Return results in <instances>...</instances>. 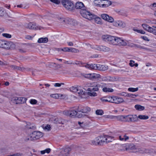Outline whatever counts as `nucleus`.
<instances>
[{"label":"nucleus","mask_w":156,"mask_h":156,"mask_svg":"<svg viewBox=\"0 0 156 156\" xmlns=\"http://www.w3.org/2000/svg\"><path fill=\"white\" fill-rule=\"evenodd\" d=\"M102 39L109 44L114 45L125 46L127 44V42L125 40H123L119 37L112 36L109 35H103Z\"/></svg>","instance_id":"1"},{"label":"nucleus","mask_w":156,"mask_h":156,"mask_svg":"<svg viewBox=\"0 0 156 156\" xmlns=\"http://www.w3.org/2000/svg\"><path fill=\"white\" fill-rule=\"evenodd\" d=\"M104 84L103 83L97 82L87 83L86 85L88 87H90L87 89V95L91 97H95L97 95L96 91L99 90V88L103 87H104Z\"/></svg>","instance_id":"2"},{"label":"nucleus","mask_w":156,"mask_h":156,"mask_svg":"<svg viewBox=\"0 0 156 156\" xmlns=\"http://www.w3.org/2000/svg\"><path fill=\"white\" fill-rule=\"evenodd\" d=\"M15 44L11 41L0 39V48L5 50H12L15 48Z\"/></svg>","instance_id":"3"},{"label":"nucleus","mask_w":156,"mask_h":156,"mask_svg":"<svg viewBox=\"0 0 156 156\" xmlns=\"http://www.w3.org/2000/svg\"><path fill=\"white\" fill-rule=\"evenodd\" d=\"M63 114L64 115L69 116L71 117H75L76 116L80 118L84 117L85 116L84 114H80V113L75 110H65L63 112Z\"/></svg>","instance_id":"4"},{"label":"nucleus","mask_w":156,"mask_h":156,"mask_svg":"<svg viewBox=\"0 0 156 156\" xmlns=\"http://www.w3.org/2000/svg\"><path fill=\"white\" fill-rule=\"evenodd\" d=\"M80 12L83 17L89 20H92L93 19V18L94 17V14L87 10L86 9L83 10H80Z\"/></svg>","instance_id":"5"},{"label":"nucleus","mask_w":156,"mask_h":156,"mask_svg":"<svg viewBox=\"0 0 156 156\" xmlns=\"http://www.w3.org/2000/svg\"><path fill=\"white\" fill-rule=\"evenodd\" d=\"M62 3L64 7L67 10L71 11L73 7V4L69 0H62Z\"/></svg>","instance_id":"6"},{"label":"nucleus","mask_w":156,"mask_h":156,"mask_svg":"<svg viewBox=\"0 0 156 156\" xmlns=\"http://www.w3.org/2000/svg\"><path fill=\"white\" fill-rule=\"evenodd\" d=\"M24 26L26 28L30 29L41 30V27L37 26L36 24L34 23H26L24 24Z\"/></svg>","instance_id":"7"},{"label":"nucleus","mask_w":156,"mask_h":156,"mask_svg":"<svg viewBox=\"0 0 156 156\" xmlns=\"http://www.w3.org/2000/svg\"><path fill=\"white\" fill-rule=\"evenodd\" d=\"M110 102L119 104L124 101L123 99L121 98L115 96H110Z\"/></svg>","instance_id":"8"},{"label":"nucleus","mask_w":156,"mask_h":156,"mask_svg":"<svg viewBox=\"0 0 156 156\" xmlns=\"http://www.w3.org/2000/svg\"><path fill=\"white\" fill-rule=\"evenodd\" d=\"M71 149L68 147H66L63 148L59 154V156H68Z\"/></svg>","instance_id":"9"},{"label":"nucleus","mask_w":156,"mask_h":156,"mask_svg":"<svg viewBox=\"0 0 156 156\" xmlns=\"http://www.w3.org/2000/svg\"><path fill=\"white\" fill-rule=\"evenodd\" d=\"M90 108L87 107H79L78 109V112H80V114H84L85 116V113L90 112Z\"/></svg>","instance_id":"10"},{"label":"nucleus","mask_w":156,"mask_h":156,"mask_svg":"<svg viewBox=\"0 0 156 156\" xmlns=\"http://www.w3.org/2000/svg\"><path fill=\"white\" fill-rule=\"evenodd\" d=\"M31 134L34 140L39 139L43 136V133L38 131H34Z\"/></svg>","instance_id":"11"},{"label":"nucleus","mask_w":156,"mask_h":156,"mask_svg":"<svg viewBox=\"0 0 156 156\" xmlns=\"http://www.w3.org/2000/svg\"><path fill=\"white\" fill-rule=\"evenodd\" d=\"M94 48L98 50L103 51H110V49L109 48L105 46H96Z\"/></svg>","instance_id":"12"},{"label":"nucleus","mask_w":156,"mask_h":156,"mask_svg":"<svg viewBox=\"0 0 156 156\" xmlns=\"http://www.w3.org/2000/svg\"><path fill=\"white\" fill-rule=\"evenodd\" d=\"M127 122H134L136 121V115H127Z\"/></svg>","instance_id":"13"},{"label":"nucleus","mask_w":156,"mask_h":156,"mask_svg":"<svg viewBox=\"0 0 156 156\" xmlns=\"http://www.w3.org/2000/svg\"><path fill=\"white\" fill-rule=\"evenodd\" d=\"M126 150L130 152H134L136 150V146L133 144H128L126 145Z\"/></svg>","instance_id":"14"},{"label":"nucleus","mask_w":156,"mask_h":156,"mask_svg":"<svg viewBox=\"0 0 156 156\" xmlns=\"http://www.w3.org/2000/svg\"><path fill=\"white\" fill-rule=\"evenodd\" d=\"M97 64H87L83 65V66L85 67L86 68L90 69H97Z\"/></svg>","instance_id":"15"},{"label":"nucleus","mask_w":156,"mask_h":156,"mask_svg":"<svg viewBox=\"0 0 156 156\" xmlns=\"http://www.w3.org/2000/svg\"><path fill=\"white\" fill-rule=\"evenodd\" d=\"M75 8L77 9H80L81 10H83L86 9L84 4L81 2H78L75 5Z\"/></svg>","instance_id":"16"},{"label":"nucleus","mask_w":156,"mask_h":156,"mask_svg":"<svg viewBox=\"0 0 156 156\" xmlns=\"http://www.w3.org/2000/svg\"><path fill=\"white\" fill-rule=\"evenodd\" d=\"M126 117L127 115H119V116H115V119L120 121L127 122Z\"/></svg>","instance_id":"17"},{"label":"nucleus","mask_w":156,"mask_h":156,"mask_svg":"<svg viewBox=\"0 0 156 156\" xmlns=\"http://www.w3.org/2000/svg\"><path fill=\"white\" fill-rule=\"evenodd\" d=\"M111 2L108 0H102V8H106L112 4Z\"/></svg>","instance_id":"18"},{"label":"nucleus","mask_w":156,"mask_h":156,"mask_svg":"<svg viewBox=\"0 0 156 156\" xmlns=\"http://www.w3.org/2000/svg\"><path fill=\"white\" fill-rule=\"evenodd\" d=\"M103 136H100L97 137L96 138V140L98 144V145H102L105 143L104 140H103Z\"/></svg>","instance_id":"19"},{"label":"nucleus","mask_w":156,"mask_h":156,"mask_svg":"<svg viewBox=\"0 0 156 156\" xmlns=\"http://www.w3.org/2000/svg\"><path fill=\"white\" fill-rule=\"evenodd\" d=\"M97 69L102 71H105L107 70L108 66L104 65H101L99 64H97Z\"/></svg>","instance_id":"20"},{"label":"nucleus","mask_w":156,"mask_h":156,"mask_svg":"<svg viewBox=\"0 0 156 156\" xmlns=\"http://www.w3.org/2000/svg\"><path fill=\"white\" fill-rule=\"evenodd\" d=\"M58 19L61 22H64L66 23L71 24V22L72 21L71 19H66L63 17H59L58 18Z\"/></svg>","instance_id":"21"},{"label":"nucleus","mask_w":156,"mask_h":156,"mask_svg":"<svg viewBox=\"0 0 156 156\" xmlns=\"http://www.w3.org/2000/svg\"><path fill=\"white\" fill-rule=\"evenodd\" d=\"M104 85V87H103L102 91L105 93H112L114 91V90L110 88H109L107 87H105V84L103 83Z\"/></svg>","instance_id":"22"},{"label":"nucleus","mask_w":156,"mask_h":156,"mask_svg":"<svg viewBox=\"0 0 156 156\" xmlns=\"http://www.w3.org/2000/svg\"><path fill=\"white\" fill-rule=\"evenodd\" d=\"M103 140L105 143H107L112 142L113 140V137L108 136H104Z\"/></svg>","instance_id":"23"},{"label":"nucleus","mask_w":156,"mask_h":156,"mask_svg":"<svg viewBox=\"0 0 156 156\" xmlns=\"http://www.w3.org/2000/svg\"><path fill=\"white\" fill-rule=\"evenodd\" d=\"M119 139L122 141H126L129 139V137L127 136L126 134L119 136Z\"/></svg>","instance_id":"24"},{"label":"nucleus","mask_w":156,"mask_h":156,"mask_svg":"<svg viewBox=\"0 0 156 156\" xmlns=\"http://www.w3.org/2000/svg\"><path fill=\"white\" fill-rule=\"evenodd\" d=\"M24 140L26 142L34 140L32 134H30L29 136L25 137L24 138Z\"/></svg>","instance_id":"25"},{"label":"nucleus","mask_w":156,"mask_h":156,"mask_svg":"<svg viewBox=\"0 0 156 156\" xmlns=\"http://www.w3.org/2000/svg\"><path fill=\"white\" fill-rule=\"evenodd\" d=\"M54 123H62V119L60 118H53L51 120Z\"/></svg>","instance_id":"26"},{"label":"nucleus","mask_w":156,"mask_h":156,"mask_svg":"<svg viewBox=\"0 0 156 156\" xmlns=\"http://www.w3.org/2000/svg\"><path fill=\"white\" fill-rule=\"evenodd\" d=\"M102 0H95L94 1V5L97 6L102 7Z\"/></svg>","instance_id":"27"},{"label":"nucleus","mask_w":156,"mask_h":156,"mask_svg":"<svg viewBox=\"0 0 156 156\" xmlns=\"http://www.w3.org/2000/svg\"><path fill=\"white\" fill-rule=\"evenodd\" d=\"M48 41V39L47 37H41L39 38L37 41L39 43H45Z\"/></svg>","instance_id":"28"},{"label":"nucleus","mask_w":156,"mask_h":156,"mask_svg":"<svg viewBox=\"0 0 156 156\" xmlns=\"http://www.w3.org/2000/svg\"><path fill=\"white\" fill-rule=\"evenodd\" d=\"M110 96H109L108 98L103 97L100 98V100L103 102H110Z\"/></svg>","instance_id":"29"},{"label":"nucleus","mask_w":156,"mask_h":156,"mask_svg":"<svg viewBox=\"0 0 156 156\" xmlns=\"http://www.w3.org/2000/svg\"><path fill=\"white\" fill-rule=\"evenodd\" d=\"M27 127L30 129H34L35 128V126L33 123H31L29 122H26Z\"/></svg>","instance_id":"30"},{"label":"nucleus","mask_w":156,"mask_h":156,"mask_svg":"<svg viewBox=\"0 0 156 156\" xmlns=\"http://www.w3.org/2000/svg\"><path fill=\"white\" fill-rule=\"evenodd\" d=\"M94 17L93 18V19H94L95 22L98 24H100L101 23V19L100 17H98L94 15Z\"/></svg>","instance_id":"31"},{"label":"nucleus","mask_w":156,"mask_h":156,"mask_svg":"<svg viewBox=\"0 0 156 156\" xmlns=\"http://www.w3.org/2000/svg\"><path fill=\"white\" fill-rule=\"evenodd\" d=\"M118 27H121L122 28L125 27L126 25L121 20H118Z\"/></svg>","instance_id":"32"},{"label":"nucleus","mask_w":156,"mask_h":156,"mask_svg":"<svg viewBox=\"0 0 156 156\" xmlns=\"http://www.w3.org/2000/svg\"><path fill=\"white\" fill-rule=\"evenodd\" d=\"M78 91L76 92L79 95L81 98H83V96L84 95V92L83 91L82 89L79 88L78 90Z\"/></svg>","instance_id":"33"},{"label":"nucleus","mask_w":156,"mask_h":156,"mask_svg":"<svg viewBox=\"0 0 156 156\" xmlns=\"http://www.w3.org/2000/svg\"><path fill=\"white\" fill-rule=\"evenodd\" d=\"M142 27L146 30L149 32L151 28L152 27H150L148 25L146 24H143L142 25Z\"/></svg>","instance_id":"34"},{"label":"nucleus","mask_w":156,"mask_h":156,"mask_svg":"<svg viewBox=\"0 0 156 156\" xmlns=\"http://www.w3.org/2000/svg\"><path fill=\"white\" fill-rule=\"evenodd\" d=\"M19 97H14L12 98L11 101L16 104H19L18 103L19 100Z\"/></svg>","instance_id":"35"},{"label":"nucleus","mask_w":156,"mask_h":156,"mask_svg":"<svg viewBox=\"0 0 156 156\" xmlns=\"http://www.w3.org/2000/svg\"><path fill=\"white\" fill-rule=\"evenodd\" d=\"M19 100L18 103L19 104H22L26 102L27 101V99L25 98L19 97Z\"/></svg>","instance_id":"36"},{"label":"nucleus","mask_w":156,"mask_h":156,"mask_svg":"<svg viewBox=\"0 0 156 156\" xmlns=\"http://www.w3.org/2000/svg\"><path fill=\"white\" fill-rule=\"evenodd\" d=\"M79 88V87H76L74 86L70 88V90L72 92L76 93L78 91V89Z\"/></svg>","instance_id":"37"},{"label":"nucleus","mask_w":156,"mask_h":156,"mask_svg":"<svg viewBox=\"0 0 156 156\" xmlns=\"http://www.w3.org/2000/svg\"><path fill=\"white\" fill-rule=\"evenodd\" d=\"M13 69H17V70H22V68L19 66L15 65H11L9 66Z\"/></svg>","instance_id":"38"},{"label":"nucleus","mask_w":156,"mask_h":156,"mask_svg":"<svg viewBox=\"0 0 156 156\" xmlns=\"http://www.w3.org/2000/svg\"><path fill=\"white\" fill-rule=\"evenodd\" d=\"M139 119L142 120H146L149 118V116L146 115H139L138 117Z\"/></svg>","instance_id":"39"},{"label":"nucleus","mask_w":156,"mask_h":156,"mask_svg":"<svg viewBox=\"0 0 156 156\" xmlns=\"http://www.w3.org/2000/svg\"><path fill=\"white\" fill-rule=\"evenodd\" d=\"M137 48H140V49H145L147 51H152V50L151 49L147 48L144 46H142L140 45H137Z\"/></svg>","instance_id":"40"},{"label":"nucleus","mask_w":156,"mask_h":156,"mask_svg":"<svg viewBox=\"0 0 156 156\" xmlns=\"http://www.w3.org/2000/svg\"><path fill=\"white\" fill-rule=\"evenodd\" d=\"M103 116L105 118H108L110 119H115V116L108 115H104Z\"/></svg>","instance_id":"41"},{"label":"nucleus","mask_w":156,"mask_h":156,"mask_svg":"<svg viewBox=\"0 0 156 156\" xmlns=\"http://www.w3.org/2000/svg\"><path fill=\"white\" fill-rule=\"evenodd\" d=\"M50 149L48 148L44 150L41 151V154H44L45 153H47L48 154L49 153V152H50Z\"/></svg>","instance_id":"42"},{"label":"nucleus","mask_w":156,"mask_h":156,"mask_svg":"<svg viewBox=\"0 0 156 156\" xmlns=\"http://www.w3.org/2000/svg\"><path fill=\"white\" fill-rule=\"evenodd\" d=\"M96 113L97 115H101L104 114V112L102 110L98 109L96 110Z\"/></svg>","instance_id":"43"},{"label":"nucleus","mask_w":156,"mask_h":156,"mask_svg":"<svg viewBox=\"0 0 156 156\" xmlns=\"http://www.w3.org/2000/svg\"><path fill=\"white\" fill-rule=\"evenodd\" d=\"M2 35L4 37L8 38H10L12 37L11 34L7 33H3L2 34Z\"/></svg>","instance_id":"44"},{"label":"nucleus","mask_w":156,"mask_h":156,"mask_svg":"<svg viewBox=\"0 0 156 156\" xmlns=\"http://www.w3.org/2000/svg\"><path fill=\"white\" fill-rule=\"evenodd\" d=\"M79 52V51L78 49L74 48H70V52L77 53Z\"/></svg>","instance_id":"45"},{"label":"nucleus","mask_w":156,"mask_h":156,"mask_svg":"<svg viewBox=\"0 0 156 156\" xmlns=\"http://www.w3.org/2000/svg\"><path fill=\"white\" fill-rule=\"evenodd\" d=\"M105 20L110 23H112L114 21V20L112 17L108 15V17H107V20Z\"/></svg>","instance_id":"46"},{"label":"nucleus","mask_w":156,"mask_h":156,"mask_svg":"<svg viewBox=\"0 0 156 156\" xmlns=\"http://www.w3.org/2000/svg\"><path fill=\"white\" fill-rule=\"evenodd\" d=\"M145 108L144 106L141 105H137V110L142 111Z\"/></svg>","instance_id":"47"},{"label":"nucleus","mask_w":156,"mask_h":156,"mask_svg":"<svg viewBox=\"0 0 156 156\" xmlns=\"http://www.w3.org/2000/svg\"><path fill=\"white\" fill-rule=\"evenodd\" d=\"M101 18L104 20H107V17H108V15L105 14H103L101 15Z\"/></svg>","instance_id":"48"},{"label":"nucleus","mask_w":156,"mask_h":156,"mask_svg":"<svg viewBox=\"0 0 156 156\" xmlns=\"http://www.w3.org/2000/svg\"><path fill=\"white\" fill-rule=\"evenodd\" d=\"M59 98L61 99H64L67 98V96L65 94H59Z\"/></svg>","instance_id":"49"},{"label":"nucleus","mask_w":156,"mask_h":156,"mask_svg":"<svg viewBox=\"0 0 156 156\" xmlns=\"http://www.w3.org/2000/svg\"><path fill=\"white\" fill-rule=\"evenodd\" d=\"M35 35V34H34V35H32V36L29 35H26L25 36V38L26 39H27L31 40L33 38V37H34V36Z\"/></svg>","instance_id":"50"},{"label":"nucleus","mask_w":156,"mask_h":156,"mask_svg":"<svg viewBox=\"0 0 156 156\" xmlns=\"http://www.w3.org/2000/svg\"><path fill=\"white\" fill-rule=\"evenodd\" d=\"M128 90L130 92H134L136 91V88L130 87L128 88Z\"/></svg>","instance_id":"51"},{"label":"nucleus","mask_w":156,"mask_h":156,"mask_svg":"<svg viewBox=\"0 0 156 156\" xmlns=\"http://www.w3.org/2000/svg\"><path fill=\"white\" fill-rule=\"evenodd\" d=\"M73 63H74V65H81L83 66V65H85V63H83L80 62L78 61H76L75 62H74Z\"/></svg>","instance_id":"52"},{"label":"nucleus","mask_w":156,"mask_h":156,"mask_svg":"<svg viewBox=\"0 0 156 156\" xmlns=\"http://www.w3.org/2000/svg\"><path fill=\"white\" fill-rule=\"evenodd\" d=\"M129 65L131 66H136V64L132 60L130 61Z\"/></svg>","instance_id":"53"},{"label":"nucleus","mask_w":156,"mask_h":156,"mask_svg":"<svg viewBox=\"0 0 156 156\" xmlns=\"http://www.w3.org/2000/svg\"><path fill=\"white\" fill-rule=\"evenodd\" d=\"M51 96L55 98H59V94H52L51 95Z\"/></svg>","instance_id":"54"},{"label":"nucleus","mask_w":156,"mask_h":156,"mask_svg":"<svg viewBox=\"0 0 156 156\" xmlns=\"http://www.w3.org/2000/svg\"><path fill=\"white\" fill-rule=\"evenodd\" d=\"M150 31H149L150 32L156 35V30L153 29V28H151L150 29Z\"/></svg>","instance_id":"55"},{"label":"nucleus","mask_w":156,"mask_h":156,"mask_svg":"<svg viewBox=\"0 0 156 156\" xmlns=\"http://www.w3.org/2000/svg\"><path fill=\"white\" fill-rule=\"evenodd\" d=\"M5 12L4 11L3 9V8L1 7V11H0V16H3L5 14Z\"/></svg>","instance_id":"56"},{"label":"nucleus","mask_w":156,"mask_h":156,"mask_svg":"<svg viewBox=\"0 0 156 156\" xmlns=\"http://www.w3.org/2000/svg\"><path fill=\"white\" fill-rule=\"evenodd\" d=\"M126 41L127 42V44L126 45H127L128 44L129 46H130L132 47H134L136 46V45L135 44H133L132 43H129L126 40Z\"/></svg>","instance_id":"57"},{"label":"nucleus","mask_w":156,"mask_h":156,"mask_svg":"<svg viewBox=\"0 0 156 156\" xmlns=\"http://www.w3.org/2000/svg\"><path fill=\"white\" fill-rule=\"evenodd\" d=\"M37 102V100L35 99H31L30 101V103L32 104H35Z\"/></svg>","instance_id":"58"},{"label":"nucleus","mask_w":156,"mask_h":156,"mask_svg":"<svg viewBox=\"0 0 156 156\" xmlns=\"http://www.w3.org/2000/svg\"><path fill=\"white\" fill-rule=\"evenodd\" d=\"M128 97H129L130 98H135L136 97V95L132 94H128Z\"/></svg>","instance_id":"59"},{"label":"nucleus","mask_w":156,"mask_h":156,"mask_svg":"<svg viewBox=\"0 0 156 156\" xmlns=\"http://www.w3.org/2000/svg\"><path fill=\"white\" fill-rule=\"evenodd\" d=\"M100 75L99 74H96V73H94V75L93 76L94 79V78L96 79V78H98L100 77Z\"/></svg>","instance_id":"60"},{"label":"nucleus","mask_w":156,"mask_h":156,"mask_svg":"<svg viewBox=\"0 0 156 156\" xmlns=\"http://www.w3.org/2000/svg\"><path fill=\"white\" fill-rule=\"evenodd\" d=\"M140 37L141 38L143 39L144 40L147 41H149V40L148 39V38L146 36H141Z\"/></svg>","instance_id":"61"},{"label":"nucleus","mask_w":156,"mask_h":156,"mask_svg":"<svg viewBox=\"0 0 156 156\" xmlns=\"http://www.w3.org/2000/svg\"><path fill=\"white\" fill-rule=\"evenodd\" d=\"M50 1L57 4H58L60 3V2L58 0H50Z\"/></svg>","instance_id":"62"},{"label":"nucleus","mask_w":156,"mask_h":156,"mask_svg":"<svg viewBox=\"0 0 156 156\" xmlns=\"http://www.w3.org/2000/svg\"><path fill=\"white\" fill-rule=\"evenodd\" d=\"M64 84L63 83H55L54 84V86L55 87H60L61 85H63Z\"/></svg>","instance_id":"63"},{"label":"nucleus","mask_w":156,"mask_h":156,"mask_svg":"<svg viewBox=\"0 0 156 156\" xmlns=\"http://www.w3.org/2000/svg\"><path fill=\"white\" fill-rule=\"evenodd\" d=\"M65 52H70V48L65 47L64 48Z\"/></svg>","instance_id":"64"}]
</instances>
